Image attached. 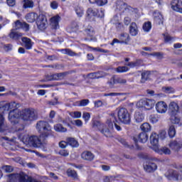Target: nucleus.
Returning <instances> with one entry per match:
<instances>
[{"label":"nucleus","instance_id":"1","mask_svg":"<svg viewBox=\"0 0 182 182\" xmlns=\"http://www.w3.org/2000/svg\"><path fill=\"white\" fill-rule=\"evenodd\" d=\"M19 119L23 122H33L38 119V112L33 108H26L22 111L16 109L11 112L10 119L13 121L12 124L14 126L15 132H21L25 128L23 124H19Z\"/></svg>","mask_w":182,"mask_h":182},{"label":"nucleus","instance_id":"2","mask_svg":"<svg viewBox=\"0 0 182 182\" xmlns=\"http://www.w3.org/2000/svg\"><path fill=\"white\" fill-rule=\"evenodd\" d=\"M46 138H41L36 135H27L23 138V142L28 147H34L35 149H38L39 147L43 148L44 151H48L46 149V144L48 142L46 141Z\"/></svg>","mask_w":182,"mask_h":182},{"label":"nucleus","instance_id":"3","mask_svg":"<svg viewBox=\"0 0 182 182\" xmlns=\"http://www.w3.org/2000/svg\"><path fill=\"white\" fill-rule=\"evenodd\" d=\"M37 130L41 133V138L48 139L52 134V128L48 122L39 121L36 124Z\"/></svg>","mask_w":182,"mask_h":182},{"label":"nucleus","instance_id":"4","mask_svg":"<svg viewBox=\"0 0 182 182\" xmlns=\"http://www.w3.org/2000/svg\"><path fill=\"white\" fill-rule=\"evenodd\" d=\"M95 17L105 18V11L103 9H98L93 7H90L87 10L85 19L88 22H93Z\"/></svg>","mask_w":182,"mask_h":182},{"label":"nucleus","instance_id":"5","mask_svg":"<svg viewBox=\"0 0 182 182\" xmlns=\"http://www.w3.org/2000/svg\"><path fill=\"white\" fill-rule=\"evenodd\" d=\"M118 119L124 124H130L131 117L129 111L126 108H119L117 112Z\"/></svg>","mask_w":182,"mask_h":182},{"label":"nucleus","instance_id":"6","mask_svg":"<svg viewBox=\"0 0 182 182\" xmlns=\"http://www.w3.org/2000/svg\"><path fill=\"white\" fill-rule=\"evenodd\" d=\"M165 176L168 180H173V181H181L182 180L181 173L177 169H168L165 173Z\"/></svg>","mask_w":182,"mask_h":182},{"label":"nucleus","instance_id":"7","mask_svg":"<svg viewBox=\"0 0 182 182\" xmlns=\"http://www.w3.org/2000/svg\"><path fill=\"white\" fill-rule=\"evenodd\" d=\"M31 25L26 21L16 20L13 23V31H23V32H29Z\"/></svg>","mask_w":182,"mask_h":182},{"label":"nucleus","instance_id":"8","mask_svg":"<svg viewBox=\"0 0 182 182\" xmlns=\"http://www.w3.org/2000/svg\"><path fill=\"white\" fill-rule=\"evenodd\" d=\"M92 127L95 130H100V132L105 136V137H112V132L109 129H105V124H102L100 121L95 120L92 122Z\"/></svg>","mask_w":182,"mask_h":182},{"label":"nucleus","instance_id":"9","mask_svg":"<svg viewBox=\"0 0 182 182\" xmlns=\"http://www.w3.org/2000/svg\"><path fill=\"white\" fill-rule=\"evenodd\" d=\"M19 107H21V104L16 103L15 102H11L10 103H6L3 106V108L4 109V110H11L9 112V120L11 123V124L15 121V118L13 119V121H12V119H11V113H12V112H15V110H21V109H19Z\"/></svg>","mask_w":182,"mask_h":182},{"label":"nucleus","instance_id":"10","mask_svg":"<svg viewBox=\"0 0 182 182\" xmlns=\"http://www.w3.org/2000/svg\"><path fill=\"white\" fill-rule=\"evenodd\" d=\"M154 105H156L154 100L142 99L136 103V107H144L146 110H151L154 107Z\"/></svg>","mask_w":182,"mask_h":182},{"label":"nucleus","instance_id":"11","mask_svg":"<svg viewBox=\"0 0 182 182\" xmlns=\"http://www.w3.org/2000/svg\"><path fill=\"white\" fill-rule=\"evenodd\" d=\"M129 42H130V36H129V33H123L119 36V39L114 38L110 43V45L111 46H113L114 43H124V45H129Z\"/></svg>","mask_w":182,"mask_h":182},{"label":"nucleus","instance_id":"12","mask_svg":"<svg viewBox=\"0 0 182 182\" xmlns=\"http://www.w3.org/2000/svg\"><path fill=\"white\" fill-rule=\"evenodd\" d=\"M36 25L40 31H45L46 26H48V18H46V16L39 14L37 18Z\"/></svg>","mask_w":182,"mask_h":182},{"label":"nucleus","instance_id":"13","mask_svg":"<svg viewBox=\"0 0 182 182\" xmlns=\"http://www.w3.org/2000/svg\"><path fill=\"white\" fill-rule=\"evenodd\" d=\"M61 19L62 18L59 14H56L50 18V27L52 31H58L60 28L59 22H60Z\"/></svg>","mask_w":182,"mask_h":182},{"label":"nucleus","instance_id":"14","mask_svg":"<svg viewBox=\"0 0 182 182\" xmlns=\"http://www.w3.org/2000/svg\"><path fill=\"white\" fill-rule=\"evenodd\" d=\"M171 8L175 12L182 14V1L181 0H172L171 1Z\"/></svg>","mask_w":182,"mask_h":182},{"label":"nucleus","instance_id":"15","mask_svg":"<svg viewBox=\"0 0 182 182\" xmlns=\"http://www.w3.org/2000/svg\"><path fill=\"white\" fill-rule=\"evenodd\" d=\"M167 104L164 101L158 102L156 105V109L158 113H166L167 112Z\"/></svg>","mask_w":182,"mask_h":182},{"label":"nucleus","instance_id":"16","mask_svg":"<svg viewBox=\"0 0 182 182\" xmlns=\"http://www.w3.org/2000/svg\"><path fill=\"white\" fill-rule=\"evenodd\" d=\"M116 122H117V119H116V116L114 114H111L110 117L107 120L106 124L108 128L105 127V129H108V130H113V123L115 124Z\"/></svg>","mask_w":182,"mask_h":182},{"label":"nucleus","instance_id":"17","mask_svg":"<svg viewBox=\"0 0 182 182\" xmlns=\"http://www.w3.org/2000/svg\"><path fill=\"white\" fill-rule=\"evenodd\" d=\"M149 140V135L146 132H141L137 137H134V141L135 143L139 141L140 143H146Z\"/></svg>","mask_w":182,"mask_h":182},{"label":"nucleus","instance_id":"18","mask_svg":"<svg viewBox=\"0 0 182 182\" xmlns=\"http://www.w3.org/2000/svg\"><path fill=\"white\" fill-rule=\"evenodd\" d=\"M144 168L146 173H154V171L157 170V164L150 161L144 166Z\"/></svg>","mask_w":182,"mask_h":182},{"label":"nucleus","instance_id":"19","mask_svg":"<svg viewBox=\"0 0 182 182\" xmlns=\"http://www.w3.org/2000/svg\"><path fill=\"white\" fill-rule=\"evenodd\" d=\"M169 147L174 151H178L182 148V142L178 140L172 141L169 144Z\"/></svg>","mask_w":182,"mask_h":182},{"label":"nucleus","instance_id":"20","mask_svg":"<svg viewBox=\"0 0 182 182\" xmlns=\"http://www.w3.org/2000/svg\"><path fill=\"white\" fill-rule=\"evenodd\" d=\"M169 114H177L178 112V105L175 102H172L168 105Z\"/></svg>","mask_w":182,"mask_h":182},{"label":"nucleus","instance_id":"21","mask_svg":"<svg viewBox=\"0 0 182 182\" xmlns=\"http://www.w3.org/2000/svg\"><path fill=\"white\" fill-rule=\"evenodd\" d=\"M150 143L154 147L159 149V134L152 133L150 136Z\"/></svg>","mask_w":182,"mask_h":182},{"label":"nucleus","instance_id":"22","mask_svg":"<svg viewBox=\"0 0 182 182\" xmlns=\"http://www.w3.org/2000/svg\"><path fill=\"white\" fill-rule=\"evenodd\" d=\"M25 18L28 23H33L38 18V14L34 12L28 13L26 15Z\"/></svg>","mask_w":182,"mask_h":182},{"label":"nucleus","instance_id":"23","mask_svg":"<svg viewBox=\"0 0 182 182\" xmlns=\"http://www.w3.org/2000/svg\"><path fill=\"white\" fill-rule=\"evenodd\" d=\"M129 33L132 36H137L139 33V29L137 28V24L132 22L129 26Z\"/></svg>","mask_w":182,"mask_h":182},{"label":"nucleus","instance_id":"24","mask_svg":"<svg viewBox=\"0 0 182 182\" xmlns=\"http://www.w3.org/2000/svg\"><path fill=\"white\" fill-rule=\"evenodd\" d=\"M16 31L18 30H14V28L11 29V31L9 33V37L14 41H19L20 38H22L23 34L21 33L16 32Z\"/></svg>","mask_w":182,"mask_h":182},{"label":"nucleus","instance_id":"25","mask_svg":"<svg viewBox=\"0 0 182 182\" xmlns=\"http://www.w3.org/2000/svg\"><path fill=\"white\" fill-rule=\"evenodd\" d=\"M82 159L83 160H87L88 161H92L93 159H95V155L92 154L90 151H84L81 155Z\"/></svg>","mask_w":182,"mask_h":182},{"label":"nucleus","instance_id":"26","mask_svg":"<svg viewBox=\"0 0 182 182\" xmlns=\"http://www.w3.org/2000/svg\"><path fill=\"white\" fill-rule=\"evenodd\" d=\"M151 76V72L150 71H144L141 73V83H146L149 79H150V77Z\"/></svg>","mask_w":182,"mask_h":182},{"label":"nucleus","instance_id":"27","mask_svg":"<svg viewBox=\"0 0 182 182\" xmlns=\"http://www.w3.org/2000/svg\"><path fill=\"white\" fill-rule=\"evenodd\" d=\"M23 9H31L35 6V3L32 0H23Z\"/></svg>","mask_w":182,"mask_h":182},{"label":"nucleus","instance_id":"28","mask_svg":"<svg viewBox=\"0 0 182 182\" xmlns=\"http://www.w3.org/2000/svg\"><path fill=\"white\" fill-rule=\"evenodd\" d=\"M140 129L144 133H149L151 132V125L149 122H144L140 126Z\"/></svg>","mask_w":182,"mask_h":182},{"label":"nucleus","instance_id":"29","mask_svg":"<svg viewBox=\"0 0 182 182\" xmlns=\"http://www.w3.org/2000/svg\"><path fill=\"white\" fill-rule=\"evenodd\" d=\"M21 42L24 46H33L35 43L32 42V40L28 37H22Z\"/></svg>","mask_w":182,"mask_h":182},{"label":"nucleus","instance_id":"30","mask_svg":"<svg viewBox=\"0 0 182 182\" xmlns=\"http://www.w3.org/2000/svg\"><path fill=\"white\" fill-rule=\"evenodd\" d=\"M8 129V127L5 124V118L2 114H0V132H5Z\"/></svg>","mask_w":182,"mask_h":182},{"label":"nucleus","instance_id":"31","mask_svg":"<svg viewBox=\"0 0 182 182\" xmlns=\"http://www.w3.org/2000/svg\"><path fill=\"white\" fill-rule=\"evenodd\" d=\"M54 130L58 133H65L68 132V129L63 127L61 124H56L54 125Z\"/></svg>","mask_w":182,"mask_h":182},{"label":"nucleus","instance_id":"32","mask_svg":"<svg viewBox=\"0 0 182 182\" xmlns=\"http://www.w3.org/2000/svg\"><path fill=\"white\" fill-rule=\"evenodd\" d=\"M143 61L141 60H137L135 62H131L125 63V66H129V68H136V66H141Z\"/></svg>","mask_w":182,"mask_h":182},{"label":"nucleus","instance_id":"33","mask_svg":"<svg viewBox=\"0 0 182 182\" xmlns=\"http://www.w3.org/2000/svg\"><path fill=\"white\" fill-rule=\"evenodd\" d=\"M67 143H68L69 146H71V147H79V142H77L75 138H67Z\"/></svg>","mask_w":182,"mask_h":182},{"label":"nucleus","instance_id":"34","mask_svg":"<svg viewBox=\"0 0 182 182\" xmlns=\"http://www.w3.org/2000/svg\"><path fill=\"white\" fill-rule=\"evenodd\" d=\"M89 103H90V101H89V100L87 99L82 100L75 102V106L85 107V106H87Z\"/></svg>","mask_w":182,"mask_h":182},{"label":"nucleus","instance_id":"35","mask_svg":"<svg viewBox=\"0 0 182 182\" xmlns=\"http://www.w3.org/2000/svg\"><path fill=\"white\" fill-rule=\"evenodd\" d=\"M68 74H69V73L65 72V73L53 74V76H54V79L55 80H62V79H63L65 77V76H66Z\"/></svg>","mask_w":182,"mask_h":182},{"label":"nucleus","instance_id":"36","mask_svg":"<svg viewBox=\"0 0 182 182\" xmlns=\"http://www.w3.org/2000/svg\"><path fill=\"white\" fill-rule=\"evenodd\" d=\"M142 29L144 31V32H150V31H151V22L146 21L144 23Z\"/></svg>","mask_w":182,"mask_h":182},{"label":"nucleus","instance_id":"37","mask_svg":"<svg viewBox=\"0 0 182 182\" xmlns=\"http://www.w3.org/2000/svg\"><path fill=\"white\" fill-rule=\"evenodd\" d=\"M134 119L137 123H141L144 120V115L140 112H136L134 114Z\"/></svg>","mask_w":182,"mask_h":182},{"label":"nucleus","instance_id":"38","mask_svg":"<svg viewBox=\"0 0 182 182\" xmlns=\"http://www.w3.org/2000/svg\"><path fill=\"white\" fill-rule=\"evenodd\" d=\"M75 14L79 18H82L83 16V14H85V10H83V7H80L79 6L75 7Z\"/></svg>","mask_w":182,"mask_h":182},{"label":"nucleus","instance_id":"39","mask_svg":"<svg viewBox=\"0 0 182 182\" xmlns=\"http://www.w3.org/2000/svg\"><path fill=\"white\" fill-rule=\"evenodd\" d=\"M67 174L68 177H72V178H77V173L76 171L72 170L70 168L68 169Z\"/></svg>","mask_w":182,"mask_h":182},{"label":"nucleus","instance_id":"40","mask_svg":"<svg viewBox=\"0 0 182 182\" xmlns=\"http://www.w3.org/2000/svg\"><path fill=\"white\" fill-rule=\"evenodd\" d=\"M68 29H70L71 31L70 32H77L79 31V25L76 22H73Z\"/></svg>","mask_w":182,"mask_h":182},{"label":"nucleus","instance_id":"41","mask_svg":"<svg viewBox=\"0 0 182 182\" xmlns=\"http://www.w3.org/2000/svg\"><path fill=\"white\" fill-rule=\"evenodd\" d=\"M171 122L173 123V124H180V118L176 116V114H171Z\"/></svg>","mask_w":182,"mask_h":182},{"label":"nucleus","instance_id":"42","mask_svg":"<svg viewBox=\"0 0 182 182\" xmlns=\"http://www.w3.org/2000/svg\"><path fill=\"white\" fill-rule=\"evenodd\" d=\"M70 116L73 119H80L82 117V112L75 111L70 113Z\"/></svg>","mask_w":182,"mask_h":182},{"label":"nucleus","instance_id":"43","mask_svg":"<svg viewBox=\"0 0 182 182\" xmlns=\"http://www.w3.org/2000/svg\"><path fill=\"white\" fill-rule=\"evenodd\" d=\"M85 33H87V36H95V28L90 26L85 29Z\"/></svg>","mask_w":182,"mask_h":182},{"label":"nucleus","instance_id":"44","mask_svg":"<svg viewBox=\"0 0 182 182\" xmlns=\"http://www.w3.org/2000/svg\"><path fill=\"white\" fill-rule=\"evenodd\" d=\"M168 136L171 138L174 137V136H176V128L174 127V126L171 125L169 127L168 132Z\"/></svg>","mask_w":182,"mask_h":182},{"label":"nucleus","instance_id":"45","mask_svg":"<svg viewBox=\"0 0 182 182\" xmlns=\"http://www.w3.org/2000/svg\"><path fill=\"white\" fill-rule=\"evenodd\" d=\"M62 53H64L65 55H69L70 56H75V52L72 51V50L69 48L62 49L60 50Z\"/></svg>","mask_w":182,"mask_h":182},{"label":"nucleus","instance_id":"46","mask_svg":"<svg viewBox=\"0 0 182 182\" xmlns=\"http://www.w3.org/2000/svg\"><path fill=\"white\" fill-rule=\"evenodd\" d=\"M116 70L118 73H123L124 72H128L129 68L127 66H119L116 68Z\"/></svg>","mask_w":182,"mask_h":182},{"label":"nucleus","instance_id":"47","mask_svg":"<svg viewBox=\"0 0 182 182\" xmlns=\"http://www.w3.org/2000/svg\"><path fill=\"white\" fill-rule=\"evenodd\" d=\"M149 119V122L153 124L157 123V122H159V117H157L156 114H151Z\"/></svg>","mask_w":182,"mask_h":182},{"label":"nucleus","instance_id":"48","mask_svg":"<svg viewBox=\"0 0 182 182\" xmlns=\"http://www.w3.org/2000/svg\"><path fill=\"white\" fill-rule=\"evenodd\" d=\"M58 154L63 157H68L69 156V150L68 149H61L59 151Z\"/></svg>","mask_w":182,"mask_h":182},{"label":"nucleus","instance_id":"49","mask_svg":"<svg viewBox=\"0 0 182 182\" xmlns=\"http://www.w3.org/2000/svg\"><path fill=\"white\" fill-rule=\"evenodd\" d=\"M94 2L98 6H103L107 4V0H95Z\"/></svg>","mask_w":182,"mask_h":182},{"label":"nucleus","instance_id":"50","mask_svg":"<svg viewBox=\"0 0 182 182\" xmlns=\"http://www.w3.org/2000/svg\"><path fill=\"white\" fill-rule=\"evenodd\" d=\"M115 82L117 83H119L120 85H126L127 83V80L122 78V77H117L115 78Z\"/></svg>","mask_w":182,"mask_h":182},{"label":"nucleus","instance_id":"51","mask_svg":"<svg viewBox=\"0 0 182 182\" xmlns=\"http://www.w3.org/2000/svg\"><path fill=\"white\" fill-rule=\"evenodd\" d=\"M2 169L6 171V173H12L14 171V168L11 166H4Z\"/></svg>","mask_w":182,"mask_h":182},{"label":"nucleus","instance_id":"52","mask_svg":"<svg viewBox=\"0 0 182 182\" xmlns=\"http://www.w3.org/2000/svg\"><path fill=\"white\" fill-rule=\"evenodd\" d=\"M9 50H12V47L11 46H0V51L3 53L5 52H9Z\"/></svg>","mask_w":182,"mask_h":182},{"label":"nucleus","instance_id":"53","mask_svg":"<svg viewBox=\"0 0 182 182\" xmlns=\"http://www.w3.org/2000/svg\"><path fill=\"white\" fill-rule=\"evenodd\" d=\"M50 6L51 8V9H58V8L59 7V3H58V1H53L50 4Z\"/></svg>","mask_w":182,"mask_h":182},{"label":"nucleus","instance_id":"54","mask_svg":"<svg viewBox=\"0 0 182 182\" xmlns=\"http://www.w3.org/2000/svg\"><path fill=\"white\" fill-rule=\"evenodd\" d=\"M82 119H84L85 122H89V120L90 119V113L83 112Z\"/></svg>","mask_w":182,"mask_h":182},{"label":"nucleus","instance_id":"55","mask_svg":"<svg viewBox=\"0 0 182 182\" xmlns=\"http://www.w3.org/2000/svg\"><path fill=\"white\" fill-rule=\"evenodd\" d=\"M68 139H66V141H60V143H59V146H60V149H66V147H68Z\"/></svg>","mask_w":182,"mask_h":182},{"label":"nucleus","instance_id":"56","mask_svg":"<svg viewBox=\"0 0 182 182\" xmlns=\"http://www.w3.org/2000/svg\"><path fill=\"white\" fill-rule=\"evenodd\" d=\"M161 151H162V153H164V154H171V151L170 150V149L164 146L162 147L161 149Z\"/></svg>","mask_w":182,"mask_h":182},{"label":"nucleus","instance_id":"57","mask_svg":"<svg viewBox=\"0 0 182 182\" xmlns=\"http://www.w3.org/2000/svg\"><path fill=\"white\" fill-rule=\"evenodd\" d=\"M1 139H2V140H6L7 141H11L12 143L16 142V137L9 138L8 136H3Z\"/></svg>","mask_w":182,"mask_h":182},{"label":"nucleus","instance_id":"58","mask_svg":"<svg viewBox=\"0 0 182 182\" xmlns=\"http://www.w3.org/2000/svg\"><path fill=\"white\" fill-rule=\"evenodd\" d=\"M151 56H156L157 59H163V53L160 52H155L151 54Z\"/></svg>","mask_w":182,"mask_h":182},{"label":"nucleus","instance_id":"59","mask_svg":"<svg viewBox=\"0 0 182 182\" xmlns=\"http://www.w3.org/2000/svg\"><path fill=\"white\" fill-rule=\"evenodd\" d=\"M119 143L124 146V147H129V143L126 141V139L123 138H120L119 139Z\"/></svg>","mask_w":182,"mask_h":182},{"label":"nucleus","instance_id":"60","mask_svg":"<svg viewBox=\"0 0 182 182\" xmlns=\"http://www.w3.org/2000/svg\"><path fill=\"white\" fill-rule=\"evenodd\" d=\"M6 4L8 6H15L16 5V0H6Z\"/></svg>","mask_w":182,"mask_h":182},{"label":"nucleus","instance_id":"61","mask_svg":"<svg viewBox=\"0 0 182 182\" xmlns=\"http://www.w3.org/2000/svg\"><path fill=\"white\" fill-rule=\"evenodd\" d=\"M88 77L90 79H99V76L97 75V73H92L88 74Z\"/></svg>","mask_w":182,"mask_h":182},{"label":"nucleus","instance_id":"62","mask_svg":"<svg viewBox=\"0 0 182 182\" xmlns=\"http://www.w3.org/2000/svg\"><path fill=\"white\" fill-rule=\"evenodd\" d=\"M180 48H181V46H175L174 47V53L176 55H181L182 54V50L180 49Z\"/></svg>","mask_w":182,"mask_h":182},{"label":"nucleus","instance_id":"63","mask_svg":"<svg viewBox=\"0 0 182 182\" xmlns=\"http://www.w3.org/2000/svg\"><path fill=\"white\" fill-rule=\"evenodd\" d=\"M165 93H174V89L171 87H167L164 88Z\"/></svg>","mask_w":182,"mask_h":182},{"label":"nucleus","instance_id":"64","mask_svg":"<svg viewBox=\"0 0 182 182\" xmlns=\"http://www.w3.org/2000/svg\"><path fill=\"white\" fill-rule=\"evenodd\" d=\"M102 106H103V102L102 100L95 102V107H102Z\"/></svg>","mask_w":182,"mask_h":182}]
</instances>
